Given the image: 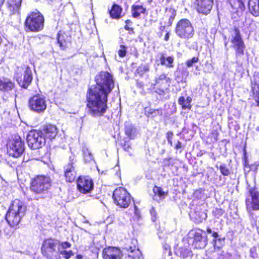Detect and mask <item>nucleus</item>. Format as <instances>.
Wrapping results in <instances>:
<instances>
[{
	"mask_svg": "<svg viewBox=\"0 0 259 259\" xmlns=\"http://www.w3.org/2000/svg\"><path fill=\"white\" fill-rule=\"evenodd\" d=\"M108 96L89 90L87 97V107L89 115L94 117L103 116L106 112Z\"/></svg>",
	"mask_w": 259,
	"mask_h": 259,
	"instance_id": "f257e3e1",
	"label": "nucleus"
},
{
	"mask_svg": "<svg viewBox=\"0 0 259 259\" xmlns=\"http://www.w3.org/2000/svg\"><path fill=\"white\" fill-rule=\"evenodd\" d=\"M26 207L19 199L14 200L10 205L6 215V220L12 227L17 226L24 216Z\"/></svg>",
	"mask_w": 259,
	"mask_h": 259,
	"instance_id": "f03ea898",
	"label": "nucleus"
},
{
	"mask_svg": "<svg viewBox=\"0 0 259 259\" xmlns=\"http://www.w3.org/2000/svg\"><path fill=\"white\" fill-rule=\"evenodd\" d=\"M96 86L89 90L107 96L114 87L113 77L108 72L101 71L96 76Z\"/></svg>",
	"mask_w": 259,
	"mask_h": 259,
	"instance_id": "7ed1b4c3",
	"label": "nucleus"
},
{
	"mask_svg": "<svg viewBox=\"0 0 259 259\" xmlns=\"http://www.w3.org/2000/svg\"><path fill=\"white\" fill-rule=\"evenodd\" d=\"M24 25L27 32H39L44 28L45 17L38 10L30 12L25 18Z\"/></svg>",
	"mask_w": 259,
	"mask_h": 259,
	"instance_id": "20e7f679",
	"label": "nucleus"
},
{
	"mask_svg": "<svg viewBox=\"0 0 259 259\" xmlns=\"http://www.w3.org/2000/svg\"><path fill=\"white\" fill-rule=\"evenodd\" d=\"M175 32L177 36L184 39H189L194 35V29L192 22L187 18H182L176 23Z\"/></svg>",
	"mask_w": 259,
	"mask_h": 259,
	"instance_id": "39448f33",
	"label": "nucleus"
},
{
	"mask_svg": "<svg viewBox=\"0 0 259 259\" xmlns=\"http://www.w3.org/2000/svg\"><path fill=\"white\" fill-rule=\"evenodd\" d=\"M51 185V179L45 176H38L31 182V190L37 194H43L48 191Z\"/></svg>",
	"mask_w": 259,
	"mask_h": 259,
	"instance_id": "423d86ee",
	"label": "nucleus"
},
{
	"mask_svg": "<svg viewBox=\"0 0 259 259\" xmlns=\"http://www.w3.org/2000/svg\"><path fill=\"white\" fill-rule=\"evenodd\" d=\"M233 31L235 33V35L233 36L231 39L232 43L231 47L235 51V57L237 59L240 58L241 56H243L244 54V50L245 49V45L242 38L240 30L238 27L234 26L232 28Z\"/></svg>",
	"mask_w": 259,
	"mask_h": 259,
	"instance_id": "0eeeda50",
	"label": "nucleus"
},
{
	"mask_svg": "<svg viewBox=\"0 0 259 259\" xmlns=\"http://www.w3.org/2000/svg\"><path fill=\"white\" fill-rule=\"evenodd\" d=\"M28 146L31 149L41 148L46 143V138L41 131H31L26 138Z\"/></svg>",
	"mask_w": 259,
	"mask_h": 259,
	"instance_id": "6e6552de",
	"label": "nucleus"
},
{
	"mask_svg": "<svg viewBox=\"0 0 259 259\" xmlns=\"http://www.w3.org/2000/svg\"><path fill=\"white\" fill-rule=\"evenodd\" d=\"M59 248V241L48 239L45 240L41 246V253L47 259H53Z\"/></svg>",
	"mask_w": 259,
	"mask_h": 259,
	"instance_id": "1a4fd4ad",
	"label": "nucleus"
},
{
	"mask_svg": "<svg viewBox=\"0 0 259 259\" xmlns=\"http://www.w3.org/2000/svg\"><path fill=\"white\" fill-rule=\"evenodd\" d=\"M113 198L115 203L120 207L126 208L131 202L130 194L123 188L116 189L113 192Z\"/></svg>",
	"mask_w": 259,
	"mask_h": 259,
	"instance_id": "9d476101",
	"label": "nucleus"
},
{
	"mask_svg": "<svg viewBox=\"0 0 259 259\" xmlns=\"http://www.w3.org/2000/svg\"><path fill=\"white\" fill-rule=\"evenodd\" d=\"M24 151V144L19 136H15L10 141L8 144V152L10 156L18 157Z\"/></svg>",
	"mask_w": 259,
	"mask_h": 259,
	"instance_id": "9b49d317",
	"label": "nucleus"
},
{
	"mask_svg": "<svg viewBox=\"0 0 259 259\" xmlns=\"http://www.w3.org/2000/svg\"><path fill=\"white\" fill-rule=\"evenodd\" d=\"M28 106L32 111L38 113L43 112L47 108L46 99L42 95H34L29 99Z\"/></svg>",
	"mask_w": 259,
	"mask_h": 259,
	"instance_id": "f8f14e48",
	"label": "nucleus"
},
{
	"mask_svg": "<svg viewBox=\"0 0 259 259\" xmlns=\"http://www.w3.org/2000/svg\"><path fill=\"white\" fill-rule=\"evenodd\" d=\"M170 79L165 74H161L155 78L153 90L160 95H164L170 85Z\"/></svg>",
	"mask_w": 259,
	"mask_h": 259,
	"instance_id": "ddd939ff",
	"label": "nucleus"
},
{
	"mask_svg": "<svg viewBox=\"0 0 259 259\" xmlns=\"http://www.w3.org/2000/svg\"><path fill=\"white\" fill-rule=\"evenodd\" d=\"M194 5L198 14L206 16L212 9L214 0H195Z\"/></svg>",
	"mask_w": 259,
	"mask_h": 259,
	"instance_id": "4468645a",
	"label": "nucleus"
},
{
	"mask_svg": "<svg viewBox=\"0 0 259 259\" xmlns=\"http://www.w3.org/2000/svg\"><path fill=\"white\" fill-rule=\"evenodd\" d=\"M57 42L62 50H65L71 46L72 36L69 31L60 30L57 34Z\"/></svg>",
	"mask_w": 259,
	"mask_h": 259,
	"instance_id": "2eb2a0df",
	"label": "nucleus"
},
{
	"mask_svg": "<svg viewBox=\"0 0 259 259\" xmlns=\"http://www.w3.org/2000/svg\"><path fill=\"white\" fill-rule=\"evenodd\" d=\"M250 198L246 200V209L248 212L259 210V192L254 189L249 191Z\"/></svg>",
	"mask_w": 259,
	"mask_h": 259,
	"instance_id": "dca6fc26",
	"label": "nucleus"
},
{
	"mask_svg": "<svg viewBox=\"0 0 259 259\" xmlns=\"http://www.w3.org/2000/svg\"><path fill=\"white\" fill-rule=\"evenodd\" d=\"M93 182L89 177H80L77 180V188L82 193L86 194L90 192L93 188Z\"/></svg>",
	"mask_w": 259,
	"mask_h": 259,
	"instance_id": "f3484780",
	"label": "nucleus"
},
{
	"mask_svg": "<svg viewBox=\"0 0 259 259\" xmlns=\"http://www.w3.org/2000/svg\"><path fill=\"white\" fill-rule=\"evenodd\" d=\"M133 246H125L124 249L127 253L125 254V259H140L141 252L138 248V241L133 239L132 241Z\"/></svg>",
	"mask_w": 259,
	"mask_h": 259,
	"instance_id": "a211bd4d",
	"label": "nucleus"
},
{
	"mask_svg": "<svg viewBox=\"0 0 259 259\" xmlns=\"http://www.w3.org/2000/svg\"><path fill=\"white\" fill-rule=\"evenodd\" d=\"M203 233H205V232L201 230H199L194 233L193 245L194 248L203 249L206 246L208 241L207 238L203 237Z\"/></svg>",
	"mask_w": 259,
	"mask_h": 259,
	"instance_id": "6ab92c4d",
	"label": "nucleus"
},
{
	"mask_svg": "<svg viewBox=\"0 0 259 259\" xmlns=\"http://www.w3.org/2000/svg\"><path fill=\"white\" fill-rule=\"evenodd\" d=\"M102 255L103 259H121L123 254L119 248L108 247L103 249Z\"/></svg>",
	"mask_w": 259,
	"mask_h": 259,
	"instance_id": "aec40b11",
	"label": "nucleus"
},
{
	"mask_svg": "<svg viewBox=\"0 0 259 259\" xmlns=\"http://www.w3.org/2000/svg\"><path fill=\"white\" fill-rule=\"evenodd\" d=\"M23 0H6V5L8 11L11 15H14L19 12Z\"/></svg>",
	"mask_w": 259,
	"mask_h": 259,
	"instance_id": "412c9836",
	"label": "nucleus"
},
{
	"mask_svg": "<svg viewBox=\"0 0 259 259\" xmlns=\"http://www.w3.org/2000/svg\"><path fill=\"white\" fill-rule=\"evenodd\" d=\"M70 163H69L64 167L65 170V176L66 177V181L69 182L73 181L76 176V172L74 166V163L70 160Z\"/></svg>",
	"mask_w": 259,
	"mask_h": 259,
	"instance_id": "4be33fe9",
	"label": "nucleus"
},
{
	"mask_svg": "<svg viewBox=\"0 0 259 259\" xmlns=\"http://www.w3.org/2000/svg\"><path fill=\"white\" fill-rule=\"evenodd\" d=\"M122 8L120 5L113 3L108 11L109 16L112 19L118 20L122 17Z\"/></svg>",
	"mask_w": 259,
	"mask_h": 259,
	"instance_id": "5701e85b",
	"label": "nucleus"
},
{
	"mask_svg": "<svg viewBox=\"0 0 259 259\" xmlns=\"http://www.w3.org/2000/svg\"><path fill=\"white\" fill-rule=\"evenodd\" d=\"M175 57L173 55L168 56L166 52L160 53L156 58V62L160 65H171L174 61Z\"/></svg>",
	"mask_w": 259,
	"mask_h": 259,
	"instance_id": "b1692460",
	"label": "nucleus"
},
{
	"mask_svg": "<svg viewBox=\"0 0 259 259\" xmlns=\"http://www.w3.org/2000/svg\"><path fill=\"white\" fill-rule=\"evenodd\" d=\"M32 79V76L31 70L28 66H27L24 72V75L23 80H19L18 78L17 81L20 85H21L22 88L27 89L29 84L31 83Z\"/></svg>",
	"mask_w": 259,
	"mask_h": 259,
	"instance_id": "393cba45",
	"label": "nucleus"
},
{
	"mask_svg": "<svg viewBox=\"0 0 259 259\" xmlns=\"http://www.w3.org/2000/svg\"><path fill=\"white\" fill-rule=\"evenodd\" d=\"M147 9L142 5L134 4L131 6V15L133 18H138L141 15H146Z\"/></svg>",
	"mask_w": 259,
	"mask_h": 259,
	"instance_id": "a878e982",
	"label": "nucleus"
},
{
	"mask_svg": "<svg viewBox=\"0 0 259 259\" xmlns=\"http://www.w3.org/2000/svg\"><path fill=\"white\" fill-rule=\"evenodd\" d=\"M44 134L50 139H54L58 133V128L54 124H48L45 125L43 127Z\"/></svg>",
	"mask_w": 259,
	"mask_h": 259,
	"instance_id": "bb28decb",
	"label": "nucleus"
},
{
	"mask_svg": "<svg viewBox=\"0 0 259 259\" xmlns=\"http://www.w3.org/2000/svg\"><path fill=\"white\" fill-rule=\"evenodd\" d=\"M15 86L14 83L9 78H0V91L9 92L11 91Z\"/></svg>",
	"mask_w": 259,
	"mask_h": 259,
	"instance_id": "cd10ccee",
	"label": "nucleus"
},
{
	"mask_svg": "<svg viewBox=\"0 0 259 259\" xmlns=\"http://www.w3.org/2000/svg\"><path fill=\"white\" fill-rule=\"evenodd\" d=\"M178 253L183 259H191L193 256V252L188 245L180 247Z\"/></svg>",
	"mask_w": 259,
	"mask_h": 259,
	"instance_id": "c85d7f7f",
	"label": "nucleus"
},
{
	"mask_svg": "<svg viewBox=\"0 0 259 259\" xmlns=\"http://www.w3.org/2000/svg\"><path fill=\"white\" fill-rule=\"evenodd\" d=\"M248 9L250 12L254 16H259V0H249Z\"/></svg>",
	"mask_w": 259,
	"mask_h": 259,
	"instance_id": "c756f323",
	"label": "nucleus"
},
{
	"mask_svg": "<svg viewBox=\"0 0 259 259\" xmlns=\"http://www.w3.org/2000/svg\"><path fill=\"white\" fill-rule=\"evenodd\" d=\"M192 101V98L190 97H188L185 100L184 97H180L178 100V103L180 105H182L183 109H190L191 106L190 103Z\"/></svg>",
	"mask_w": 259,
	"mask_h": 259,
	"instance_id": "7c9ffc66",
	"label": "nucleus"
},
{
	"mask_svg": "<svg viewBox=\"0 0 259 259\" xmlns=\"http://www.w3.org/2000/svg\"><path fill=\"white\" fill-rule=\"evenodd\" d=\"M192 217L196 223H200L206 218L207 215L204 212L197 211L192 214Z\"/></svg>",
	"mask_w": 259,
	"mask_h": 259,
	"instance_id": "2f4dec72",
	"label": "nucleus"
},
{
	"mask_svg": "<svg viewBox=\"0 0 259 259\" xmlns=\"http://www.w3.org/2000/svg\"><path fill=\"white\" fill-rule=\"evenodd\" d=\"M233 9H236L237 12H242L245 10V6L243 0H236L233 4H231Z\"/></svg>",
	"mask_w": 259,
	"mask_h": 259,
	"instance_id": "473e14b6",
	"label": "nucleus"
},
{
	"mask_svg": "<svg viewBox=\"0 0 259 259\" xmlns=\"http://www.w3.org/2000/svg\"><path fill=\"white\" fill-rule=\"evenodd\" d=\"M153 192L155 194L154 199L157 200V197H159V200L163 199L165 198L167 193L164 192L160 187L155 186L153 189Z\"/></svg>",
	"mask_w": 259,
	"mask_h": 259,
	"instance_id": "72a5a7b5",
	"label": "nucleus"
},
{
	"mask_svg": "<svg viewBox=\"0 0 259 259\" xmlns=\"http://www.w3.org/2000/svg\"><path fill=\"white\" fill-rule=\"evenodd\" d=\"M125 133L128 137L133 139L136 134V130L133 126L130 123H126L125 126Z\"/></svg>",
	"mask_w": 259,
	"mask_h": 259,
	"instance_id": "f704fd0d",
	"label": "nucleus"
},
{
	"mask_svg": "<svg viewBox=\"0 0 259 259\" xmlns=\"http://www.w3.org/2000/svg\"><path fill=\"white\" fill-rule=\"evenodd\" d=\"M83 159L85 162H89L93 160V156L91 152L87 148H83Z\"/></svg>",
	"mask_w": 259,
	"mask_h": 259,
	"instance_id": "c9c22d12",
	"label": "nucleus"
},
{
	"mask_svg": "<svg viewBox=\"0 0 259 259\" xmlns=\"http://www.w3.org/2000/svg\"><path fill=\"white\" fill-rule=\"evenodd\" d=\"M125 25L124 28L130 34L135 33L134 28L132 26L133 23L130 19H127L125 21Z\"/></svg>",
	"mask_w": 259,
	"mask_h": 259,
	"instance_id": "e433bc0d",
	"label": "nucleus"
},
{
	"mask_svg": "<svg viewBox=\"0 0 259 259\" xmlns=\"http://www.w3.org/2000/svg\"><path fill=\"white\" fill-rule=\"evenodd\" d=\"M58 252L61 254L62 256L66 259L69 258L71 256L73 255V253L71 250L66 251L65 250H59Z\"/></svg>",
	"mask_w": 259,
	"mask_h": 259,
	"instance_id": "4c0bfd02",
	"label": "nucleus"
},
{
	"mask_svg": "<svg viewBox=\"0 0 259 259\" xmlns=\"http://www.w3.org/2000/svg\"><path fill=\"white\" fill-rule=\"evenodd\" d=\"M126 47L123 45L120 46L119 50L118 51V55L121 58H123L126 54Z\"/></svg>",
	"mask_w": 259,
	"mask_h": 259,
	"instance_id": "58836bf2",
	"label": "nucleus"
},
{
	"mask_svg": "<svg viewBox=\"0 0 259 259\" xmlns=\"http://www.w3.org/2000/svg\"><path fill=\"white\" fill-rule=\"evenodd\" d=\"M219 169L222 174L224 176H228L230 172L229 168L225 164H222L220 166Z\"/></svg>",
	"mask_w": 259,
	"mask_h": 259,
	"instance_id": "ea45409f",
	"label": "nucleus"
},
{
	"mask_svg": "<svg viewBox=\"0 0 259 259\" xmlns=\"http://www.w3.org/2000/svg\"><path fill=\"white\" fill-rule=\"evenodd\" d=\"M207 233L208 234H211V236L214 238L212 243L213 244L214 246H215L216 244V239L218 237L219 235L218 233L212 231L209 228H207L206 230Z\"/></svg>",
	"mask_w": 259,
	"mask_h": 259,
	"instance_id": "a19ab883",
	"label": "nucleus"
},
{
	"mask_svg": "<svg viewBox=\"0 0 259 259\" xmlns=\"http://www.w3.org/2000/svg\"><path fill=\"white\" fill-rule=\"evenodd\" d=\"M148 70L147 66H139L136 70L137 73L142 75Z\"/></svg>",
	"mask_w": 259,
	"mask_h": 259,
	"instance_id": "79ce46f5",
	"label": "nucleus"
},
{
	"mask_svg": "<svg viewBox=\"0 0 259 259\" xmlns=\"http://www.w3.org/2000/svg\"><path fill=\"white\" fill-rule=\"evenodd\" d=\"M71 247V244L68 242H64L60 243L59 242V250H64Z\"/></svg>",
	"mask_w": 259,
	"mask_h": 259,
	"instance_id": "37998d69",
	"label": "nucleus"
},
{
	"mask_svg": "<svg viewBox=\"0 0 259 259\" xmlns=\"http://www.w3.org/2000/svg\"><path fill=\"white\" fill-rule=\"evenodd\" d=\"M199 61L198 55L193 57L192 58L189 59L186 62V65H192L193 63H196Z\"/></svg>",
	"mask_w": 259,
	"mask_h": 259,
	"instance_id": "c03bdc74",
	"label": "nucleus"
},
{
	"mask_svg": "<svg viewBox=\"0 0 259 259\" xmlns=\"http://www.w3.org/2000/svg\"><path fill=\"white\" fill-rule=\"evenodd\" d=\"M213 213L216 217L219 218L224 214V211L222 209L216 208L213 210Z\"/></svg>",
	"mask_w": 259,
	"mask_h": 259,
	"instance_id": "a18cd8bd",
	"label": "nucleus"
},
{
	"mask_svg": "<svg viewBox=\"0 0 259 259\" xmlns=\"http://www.w3.org/2000/svg\"><path fill=\"white\" fill-rule=\"evenodd\" d=\"M176 16V13L175 11H172L171 14L169 16L168 18V26H171L173 23L174 20Z\"/></svg>",
	"mask_w": 259,
	"mask_h": 259,
	"instance_id": "49530a36",
	"label": "nucleus"
},
{
	"mask_svg": "<svg viewBox=\"0 0 259 259\" xmlns=\"http://www.w3.org/2000/svg\"><path fill=\"white\" fill-rule=\"evenodd\" d=\"M152 112L153 115L152 116V117H155L157 116L161 115L162 114V111L161 109H153V110H152Z\"/></svg>",
	"mask_w": 259,
	"mask_h": 259,
	"instance_id": "de8ad7c7",
	"label": "nucleus"
},
{
	"mask_svg": "<svg viewBox=\"0 0 259 259\" xmlns=\"http://www.w3.org/2000/svg\"><path fill=\"white\" fill-rule=\"evenodd\" d=\"M134 209H135V215L137 217L138 219H139L141 218V214L140 211L138 208L137 207L136 205H135L134 206Z\"/></svg>",
	"mask_w": 259,
	"mask_h": 259,
	"instance_id": "09e8293b",
	"label": "nucleus"
},
{
	"mask_svg": "<svg viewBox=\"0 0 259 259\" xmlns=\"http://www.w3.org/2000/svg\"><path fill=\"white\" fill-rule=\"evenodd\" d=\"M152 110H153V109L146 108L145 109L146 115L148 117H152V116L153 115Z\"/></svg>",
	"mask_w": 259,
	"mask_h": 259,
	"instance_id": "8fccbe9b",
	"label": "nucleus"
},
{
	"mask_svg": "<svg viewBox=\"0 0 259 259\" xmlns=\"http://www.w3.org/2000/svg\"><path fill=\"white\" fill-rule=\"evenodd\" d=\"M212 136L213 138L214 141H217L218 140V137L219 135V133L217 130H214L211 133Z\"/></svg>",
	"mask_w": 259,
	"mask_h": 259,
	"instance_id": "3c124183",
	"label": "nucleus"
},
{
	"mask_svg": "<svg viewBox=\"0 0 259 259\" xmlns=\"http://www.w3.org/2000/svg\"><path fill=\"white\" fill-rule=\"evenodd\" d=\"M150 213L152 215V220L153 222H154L156 220V212L155 211V209L154 208H152V209L150 210Z\"/></svg>",
	"mask_w": 259,
	"mask_h": 259,
	"instance_id": "603ef678",
	"label": "nucleus"
},
{
	"mask_svg": "<svg viewBox=\"0 0 259 259\" xmlns=\"http://www.w3.org/2000/svg\"><path fill=\"white\" fill-rule=\"evenodd\" d=\"M170 31H166L164 37V40L165 41H167L169 39V36H170Z\"/></svg>",
	"mask_w": 259,
	"mask_h": 259,
	"instance_id": "864d4df0",
	"label": "nucleus"
},
{
	"mask_svg": "<svg viewBox=\"0 0 259 259\" xmlns=\"http://www.w3.org/2000/svg\"><path fill=\"white\" fill-rule=\"evenodd\" d=\"M165 28H166L165 25L160 26L159 27V29L162 32V31H164V30L165 29Z\"/></svg>",
	"mask_w": 259,
	"mask_h": 259,
	"instance_id": "5fc2aeb1",
	"label": "nucleus"
},
{
	"mask_svg": "<svg viewBox=\"0 0 259 259\" xmlns=\"http://www.w3.org/2000/svg\"><path fill=\"white\" fill-rule=\"evenodd\" d=\"M181 143L180 142L178 143V145L176 146V148L179 149L181 148Z\"/></svg>",
	"mask_w": 259,
	"mask_h": 259,
	"instance_id": "6e6d98bb",
	"label": "nucleus"
},
{
	"mask_svg": "<svg viewBox=\"0 0 259 259\" xmlns=\"http://www.w3.org/2000/svg\"><path fill=\"white\" fill-rule=\"evenodd\" d=\"M35 38V36H34V37H30L29 39H28V41H32V39L33 38Z\"/></svg>",
	"mask_w": 259,
	"mask_h": 259,
	"instance_id": "4d7b16f0",
	"label": "nucleus"
},
{
	"mask_svg": "<svg viewBox=\"0 0 259 259\" xmlns=\"http://www.w3.org/2000/svg\"><path fill=\"white\" fill-rule=\"evenodd\" d=\"M5 0H0V7L3 4Z\"/></svg>",
	"mask_w": 259,
	"mask_h": 259,
	"instance_id": "13d9d810",
	"label": "nucleus"
},
{
	"mask_svg": "<svg viewBox=\"0 0 259 259\" xmlns=\"http://www.w3.org/2000/svg\"><path fill=\"white\" fill-rule=\"evenodd\" d=\"M132 240H133V239H132V240H131V242H130V243L129 244L126 245V246H133V244H132Z\"/></svg>",
	"mask_w": 259,
	"mask_h": 259,
	"instance_id": "bf43d9fd",
	"label": "nucleus"
},
{
	"mask_svg": "<svg viewBox=\"0 0 259 259\" xmlns=\"http://www.w3.org/2000/svg\"><path fill=\"white\" fill-rule=\"evenodd\" d=\"M240 63V61H236V63H237V64H239Z\"/></svg>",
	"mask_w": 259,
	"mask_h": 259,
	"instance_id": "052dcab7",
	"label": "nucleus"
},
{
	"mask_svg": "<svg viewBox=\"0 0 259 259\" xmlns=\"http://www.w3.org/2000/svg\"><path fill=\"white\" fill-rule=\"evenodd\" d=\"M161 36H162V33H160V34L159 35V37H161Z\"/></svg>",
	"mask_w": 259,
	"mask_h": 259,
	"instance_id": "680f3d73",
	"label": "nucleus"
}]
</instances>
